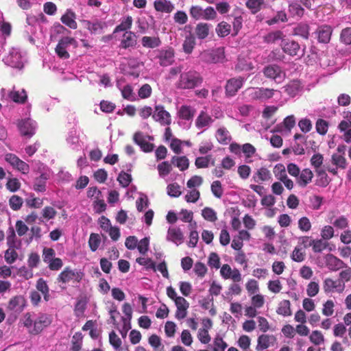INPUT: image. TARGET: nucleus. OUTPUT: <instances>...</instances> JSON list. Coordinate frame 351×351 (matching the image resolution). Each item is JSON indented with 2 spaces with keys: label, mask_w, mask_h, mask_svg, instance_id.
<instances>
[{
  "label": "nucleus",
  "mask_w": 351,
  "mask_h": 351,
  "mask_svg": "<svg viewBox=\"0 0 351 351\" xmlns=\"http://www.w3.org/2000/svg\"><path fill=\"white\" fill-rule=\"evenodd\" d=\"M202 82L203 77L200 73L195 70H190L180 74L176 87L180 89H193Z\"/></svg>",
  "instance_id": "f257e3e1"
},
{
  "label": "nucleus",
  "mask_w": 351,
  "mask_h": 351,
  "mask_svg": "<svg viewBox=\"0 0 351 351\" xmlns=\"http://www.w3.org/2000/svg\"><path fill=\"white\" fill-rule=\"evenodd\" d=\"M246 91L250 101L263 102L272 98L276 90L263 87H250Z\"/></svg>",
  "instance_id": "f03ea898"
},
{
  "label": "nucleus",
  "mask_w": 351,
  "mask_h": 351,
  "mask_svg": "<svg viewBox=\"0 0 351 351\" xmlns=\"http://www.w3.org/2000/svg\"><path fill=\"white\" fill-rule=\"evenodd\" d=\"M84 274L81 271H77L76 269H72L70 267H66L59 274L56 280L58 283L66 284L70 281H73L74 282H80Z\"/></svg>",
  "instance_id": "7ed1b4c3"
},
{
  "label": "nucleus",
  "mask_w": 351,
  "mask_h": 351,
  "mask_svg": "<svg viewBox=\"0 0 351 351\" xmlns=\"http://www.w3.org/2000/svg\"><path fill=\"white\" fill-rule=\"evenodd\" d=\"M70 45L77 46V41L74 38L64 36L62 37L58 42L55 48V52L57 56L61 59H69L70 55L67 51V48Z\"/></svg>",
  "instance_id": "20e7f679"
},
{
  "label": "nucleus",
  "mask_w": 351,
  "mask_h": 351,
  "mask_svg": "<svg viewBox=\"0 0 351 351\" xmlns=\"http://www.w3.org/2000/svg\"><path fill=\"white\" fill-rule=\"evenodd\" d=\"M263 73L266 78L280 82L286 76L285 72L277 64H269L263 69Z\"/></svg>",
  "instance_id": "39448f33"
},
{
  "label": "nucleus",
  "mask_w": 351,
  "mask_h": 351,
  "mask_svg": "<svg viewBox=\"0 0 351 351\" xmlns=\"http://www.w3.org/2000/svg\"><path fill=\"white\" fill-rule=\"evenodd\" d=\"M245 82L244 77L239 76L227 80L225 86V94L228 97L235 96L242 88Z\"/></svg>",
  "instance_id": "423d86ee"
},
{
  "label": "nucleus",
  "mask_w": 351,
  "mask_h": 351,
  "mask_svg": "<svg viewBox=\"0 0 351 351\" xmlns=\"http://www.w3.org/2000/svg\"><path fill=\"white\" fill-rule=\"evenodd\" d=\"M82 23L92 34H101L107 27L106 22L97 19H95L92 21L83 20Z\"/></svg>",
  "instance_id": "0eeeda50"
},
{
  "label": "nucleus",
  "mask_w": 351,
  "mask_h": 351,
  "mask_svg": "<svg viewBox=\"0 0 351 351\" xmlns=\"http://www.w3.org/2000/svg\"><path fill=\"white\" fill-rule=\"evenodd\" d=\"M346 288V285L341 284L339 279L333 280L326 278L323 282V289L325 293L337 292L341 293Z\"/></svg>",
  "instance_id": "6e6552de"
},
{
  "label": "nucleus",
  "mask_w": 351,
  "mask_h": 351,
  "mask_svg": "<svg viewBox=\"0 0 351 351\" xmlns=\"http://www.w3.org/2000/svg\"><path fill=\"white\" fill-rule=\"evenodd\" d=\"M152 118L163 125H168L171 121L169 112L165 110L164 106L161 105L155 106V112L152 115Z\"/></svg>",
  "instance_id": "1a4fd4ad"
},
{
  "label": "nucleus",
  "mask_w": 351,
  "mask_h": 351,
  "mask_svg": "<svg viewBox=\"0 0 351 351\" xmlns=\"http://www.w3.org/2000/svg\"><path fill=\"white\" fill-rule=\"evenodd\" d=\"M281 48L284 53L291 56H295L298 55L300 51V45L293 40L285 39L281 41Z\"/></svg>",
  "instance_id": "9d476101"
},
{
  "label": "nucleus",
  "mask_w": 351,
  "mask_h": 351,
  "mask_svg": "<svg viewBox=\"0 0 351 351\" xmlns=\"http://www.w3.org/2000/svg\"><path fill=\"white\" fill-rule=\"evenodd\" d=\"M18 128L22 136L30 138L35 134V126L29 119L21 120L18 123Z\"/></svg>",
  "instance_id": "9b49d317"
},
{
  "label": "nucleus",
  "mask_w": 351,
  "mask_h": 351,
  "mask_svg": "<svg viewBox=\"0 0 351 351\" xmlns=\"http://www.w3.org/2000/svg\"><path fill=\"white\" fill-rule=\"evenodd\" d=\"M157 58L159 59V63L162 66H167L174 61V51L172 48L168 49H161L158 51Z\"/></svg>",
  "instance_id": "f8f14e48"
},
{
  "label": "nucleus",
  "mask_w": 351,
  "mask_h": 351,
  "mask_svg": "<svg viewBox=\"0 0 351 351\" xmlns=\"http://www.w3.org/2000/svg\"><path fill=\"white\" fill-rule=\"evenodd\" d=\"M184 234L180 228L173 226L168 229L167 234V241L179 245L184 242Z\"/></svg>",
  "instance_id": "ddd939ff"
},
{
  "label": "nucleus",
  "mask_w": 351,
  "mask_h": 351,
  "mask_svg": "<svg viewBox=\"0 0 351 351\" xmlns=\"http://www.w3.org/2000/svg\"><path fill=\"white\" fill-rule=\"evenodd\" d=\"M315 33L317 35V39L319 43H328L330 40L332 29L327 25H321L318 27Z\"/></svg>",
  "instance_id": "4468645a"
},
{
  "label": "nucleus",
  "mask_w": 351,
  "mask_h": 351,
  "mask_svg": "<svg viewBox=\"0 0 351 351\" xmlns=\"http://www.w3.org/2000/svg\"><path fill=\"white\" fill-rule=\"evenodd\" d=\"M133 140L145 152H151L154 148V145L147 142L141 132H136L134 134Z\"/></svg>",
  "instance_id": "2eb2a0df"
},
{
  "label": "nucleus",
  "mask_w": 351,
  "mask_h": 351,
  "mask_svg": "<svg viewBox=\"0 0 351 351\" xmlns=\"http://www.w3.org/2000/svg\"><path fill=\"white\" fill-rule=\"evenodd\" d=\"M326 263L330 270L335 271L346 267V263L343 261L331 254L326 255Z\"/></svg>",
  "instance_id": "dca6fc26"
},
{
  "label": "nucleus",
  "mask_w": 351,
  "mask_h": 351,
  "mask_svg": "<svg viewBox=\"0 0 351 351\" xmlns=\"http://www.w3.org/2000/svg\"><path fill=\"white\" fill-rule=\"evenodd\" d=\"M50 324L49 317L47 315L42 314L34 321V328L32 332L38 334Z\"/></svg>",
  "instance_id": "f3484780"
},
{
  "label": "nucleus",
  "mask_w": 351,
  "mask_h": 351,
  "mask_svg": "<svg viewBox=\"0 0 351 351\" xmlns=\"http://www.w3.org/2000/svg\"><path fill=\"white\" fill-rule=\"evenodd\" d=\"M276 339L274 335H261L258 337L256 350L262 351L268 348L271 344L276 341Z\"/></svg>",
  "instance_id": "a211bd4d"
},
{
  "label": "nucleus",
  "mask_w": 351,
  "mask_h": 351,
  "mask_svg": "<svg viewBox=\"0 0 351 351\" xmlns=\"http://www.w3.org/2000/svg\"><path fill=\"white\" fill-rule=\"evenodd\" d=\"M196 110L193 107L187 105H182L180 106L178 112V116L181 119L190 121L193 119Z\"/></svg>",
  "instance_id": "6ab92c4d"
},
{
  "label": "nucleus",
  "mask_w": 351,
  "mask_h": 351,
  "mask_svg": "<svg viewBox=\"0 0 351 351\" xmlns=\"http://www.w3.org/2000/svg\"><path fill=\"white\" fill-rule=\"evenodd\" d=\"M313 178V173L310 169H304L297 179L298 184L301 187H305L309 184Z\"/></svg>",
  "instance_id": "aec40b11"
},
{
  "label": "nucleus",
  "mask_w": 351,
  "mask_h": 351,
  "mask_svg": "<svg viewBox=\"0 0 351 351\" xmlns=\"http://www.w3.org/2000/svg\"><path fill=\"white\" fill-rule=\"evenodd\" d=\"M49 178V174L47 172H43L35 178L34 189L36 191L44 192L46 191V182Z\"/></svg>",
  "instance_id": "412c9836"
},
{
  "label": "nucleus",
  "mask_w": 351,
  "mask_h": 351,
  "mask_svg": "<svg viewBox=\"0 0 351 351\" xmlns=\"http://www.w3.org/2000/svg\"><path fill=\"white\" fill-rule=\"evenodd\" d=\"M136 45V36L134 33L129 31L125 32L123 35V38L121 41V47L123 49H127L131 47H134Z\"/></svg>",
  "instance_id": "4be33fe9"
},
{
  "label": "nucleus",
  "mask_w": 351,
  "mask_h": 351,
  "mask_svg": "<svg viewBox=\"0 0 351 351\" xmlns=\"http://www.w3.org/2000/svg\"><path fill=\"white\" fill-rule=\"evenodd\" d=\"M284 88L285 93H287L290 97H293L301 90V83L298 80H293L285 86Z\"/></svg>",
  "instance_id": "5701e85b"
},
{
  "label": "nucleus",
  "mask_w": 351,
  "mask_h": 351,
  "mask_svg": "<svg viewBox=\"0 0 351 351\" xmlns=\"http://www.w3.org/2000/svg\"><path fill=\"white\" fill-rule=\"evenodd\" d=\"M75 19V14L71 10H67L65 14H63L60 19L62 23L73 29L77 27V25Z\"/></svg>",
  "instance_id": "b1692460"
},
{
  "label": "nucleus",
  "mask_w": 351,
  "mask_h": 351,
  "mask_svg": "<svg viewBox=\"0 0 351 351\" xmlns=\"http://www.w3.org/2000/svg\"><path fill=\"white\" fill-rule=\"evenodd\" d=\"M213 121L212 117L205 111H201L195 120V125L197 128L208 126Z\"/></svg>",
  "instance_id": "393cba45"
},
{
  "label": "nucleus",
  "mask_w": 351,
  "mask_h": 351,
  "mask_svg": "<svg viewBox=\"0 0 351 351\" xmlns=\"http://www.w3.org/2000/svg\"><path fill=\"white\" fill-rule=\"evenodd\" d=\"M271 178L270 171L265 167H261L257 170L252 178L255 182H261L269 181Z\"/></svg>",
  "instance_id": "a878e982"
},
{
  "label": "nucleus",
  "mask_w": 351,
  "mask_h": 351,
  "mask_svg": "<svg viewBox=\"0 0 351 351\" xmlns=\"http://www.w3.org/2000/svg\"><path fill=\"white\" fill-rule=\"evenodd\" d=\"M154 8L158 12L170 13L173 9V5L167 0H158L154 2Z\"/></svg>",
  "instance_id": "bb28decb"
},
{
  "label": "nucleus",
  "mask_w": 351,
  "mask_h": 351,
  "mask_svg": "<svg viewBox=\"0 0 351 351\" xmlns=\"http://www.w3.org/2000/svg\"><path fill=\"white\" fill-rule=\"evenodd\" d=\"M288 11L292 17L302 18L304 14V9L296 2L292 1L289 4Z\"/></svg>",
  "instance_id": "cd10ccee"
},
{
  "label": "nucleus",
  "mask_w": 351,
  "mask_h": 351,
  "mask_svg": "<svg viewBox=\"0 0 351 351\" xmlns=\"http://www.w3.org/2000/svg\"><path fill=\"white\" fill-rule=\"evenodd\" d=\"M25 306L24 298L17 295L12 298L8 304V308L15 311H21Z\"/></svg>",
  "instance_id": "c85d7f7f"
},
{
  "label": "nucleus",
  "mask_w": 351,
  "mask_h": 351,
  "mask_svg": "<svg viewBox=\"0 0 351 351\" xmlns=\"http://www.w3.org/2000/svg\"><path fill=\"white\" fill-rule=\"evenodd\" d=\"M172 164L175 165L180 171H185L189 168V161L186 156H173Z\"/></svg>",
  "instance_id": "c756f323"
},
{
  "label": "nucleus",
  "mask_w": 351,
  "mask_h": 351,
  "mask_svg": "<svg viewBox=\"0 0 351 351\" xmlns=\"http://www.w3.org/2000/svg\"><path fill=\"white\" fill-rule=\"evenodd\" d=\"M212 63L223 62L225 60V51L223 47H219L209 54Z\"/></svg>",
  "instance_id": "7c9ffc66"
},
{
  "label": "nucleus",
  "mask_w": 351,
  "mask_h": 351,
  "mask_svg": "<svg viewBox=\"0 0 351 351\" xmlns=\"http://www.w3.org/2000/svg\"><path fill=\"white\" fill-rule=\"evenodd\" d=\"M10 98L15 103L24 104L27 98L26 91L23 89L21 91L12 90L9 94Z\"/></svg>",
  "instance_id": "2f4dec72"
},
{
  "label": "nucleus",
  "mask_w": 351,
  "mask_h": 351,
  "mask_svg": "<svg viewBox=\"0 0 351 351\" xmlns=\"http://www.w3.org/2000/svg\"><path fill=\"white\" fill-rule=\"evenodd\" d=\"M36 287L37 290L43 294L44 300L47 302L49 301L50 295L47 282L43 278H40L37 280Z\"/></svg>",
  "instance_id": "473e14b6"
},
{
  "label": "nucleus",
  "mask_w": 351,
  "mask_h": 351,
  "mask_svg": "<svg viewBox=\"0 0 351 351\" xmlns=\"http://www.w3.org/2000/svg\"><path fill=\"white\" fill-rule=\"evenodd\" d=\"M276 312L278 315H281L285 317L290 316L291 315L290 301L288 300L281 301L279 303Z\"/></svg>",
  "instance_id": "72a5a7b5"
},
{
  "label": "nucleus",
  "mask_w": 351,
  "mask_h": 351,
  "mask_svg": "<svg viewBox=\"0 0 351 351\" xmlns=\"http://www.w3.org/2000/svg\"><path fill=\"white\" fill-rule=\"evenodd\" d=\"M264 5V0H247L245 6L250 10L251 13H258Z\"/></svg>",
  "instance_id": "f704fd0d"
},
{
  "label": "nucleus",
  "mask_w": 351,
  "mask_h": 351,
  "mask_svg": "<svg viewBox=\"0 0 351 351\" xmlns=\"http://www.w3.org/2000/svg\"><path fill=\"white\" fill-rule=\"evenodd\" d=\"M195 45V36L192 34H189V35L186 36L185 40H184L182 47L183 50L186 53H191Z\"/></svg>",
  "instance_id": "c9c22d12"
},
{
  "label": "nucleus",
  "mask_w": 351,
  "mask_h": 351,
  "mask_svg": "<svg viewBox=\"0 0 351 351\" xmlns=\"http://www.w3.org/2000/svg\"><path fill=\"white\" fill-rule=\"evenodd\" d=\"M216 136L218 142L224 145L228 144L231 140L229 132L225 128H219L217 130Z\"/></svg>",
  "instance_id": "e433bc0d"
},
{
  "label": "nucleus",
  "mask_w": 351,
  "mask_h": 351,
  "mask_svg": "<svg viewBox=\"0 0 351 351\" xmlns=\"http://www.w3.org/2000/svg\"><path fill=\"white\" fill-rule=\"evenodd\" d=\"M195 32L199 39H204L208 36L209 26L206 23H198L195 27Z\"/></svg>",
  "instance_id": "4c0bfd02"
},
{
  "label": "nucleus",
  "mask_w": 351,
  "mask_h": 351,
  "mask_svg": "<svg viewBox=\"0 0 351 351\" xmlns=\"http://www.w3.org/2000/svg\"><path fill=\"white\" fill-rule=\"evenodd\" d=\"M293 34L307 39L309 36V26L307 24L300 23L293 29Z\"/></svg>",
  "instance_id": "58836bf2"
},
{
  "label": "nucleus",
  "mask_w": 351,
  "mask_h": 351,
  "mask_svg": "<svg viewBox=\"0 0 351 351\" xmlns=\"http://www.w3.org/2000/svg\"><path fill=\"white\" fill-rule=\"evenodd\" d=\"M284 34L280 30H276L267 34L264 37V41L267 43H274L279 40L283 39Z\"/></svg>",
  "instance_id": "ea45409f"
},
{
  "label": "nucleus",
  "mask_w": 351,
  "mask_h": 351,
  "mask_svg": "<svg viewBox=\"0 0 351 351\" xmlns=\"http://www.w3.org/2000/svg\"><path fill=\"white\" fill-rule=\"evenodd\" d=\"M161 42L159 38L143 36L142 38V45L145 47L155 48L160 45Z\"/></svg>",
  "instance_id": "a19ab883"
},
{
  "label": "nucleus",
  "mask_w": 351,
  "mask_h": 351,
  "mask_svg": "<svg viewBox=\"0 0 351 351\" xmlns=\"http://www.w3.org/2000/svg\"><path fill=\"white\" fill-rule=\"evenodd\" d=\"M83 335L80 332H75L71 341V350L80 351L82 348Z\"/></svg>",
  "instance_id": "79ce46f5"
},
{
  "label": "nucleus",
  "mask_w": 351,
  "mask_h": 351,
  "mask_svg": "<svg viewBox=\"0 0 351 351\" xmlns=\"http://www.w3.org/2000/svg\"><path fill=\"white\" fill-rule=\"evenodd\" d=\"M231 25L225 21L219 23L216 27V32L220 37H225L230 33Z\"/></svg>",
  "instance_id": "37998d69"
},
{
  "label": "nucleus",
  "mask_w": 351,
  "mask_h": 351,
  "mask_svg": "<svg viewBox=\"0 0 351 351\" xmlns=\"http://www.w3.org/2000/svg\"><path fill=\"white\" fill-rule=\"evenodd\" d=\"M23 199L22 197L16 195H13L9 199V205L11 209L14 211L20 210L23 206Z\"/></svg>",
  "instance_id": "c03bdc74"
},
{
  "label": "nucleus",
  "mask_w": 351,
  "mask_h": 351,
  "mask_svg": "<svg viewBox=\"0 0 351 351\" xmlns=\"http://www.w3.org/2000/svg\"><path fill=\"white\" fill-rule=\"evenodd\" d=\"M132 17L128 16L124 21H122L121 23L115 27L114 33L123 31L128 32L127 30L130 29L132 27Z\"/></svg>",
  "instance_id": "a18cd8bd"
},
{
  "label": "nucleus",
  "mask_w": 351,
  "mask_h": 351,
  "mask_svg": "<svg viewBox=\"0 0 351 351\" xmlns=\"http://www.w3.org/2000/svg\"><path fill=\"white\" fill-rule=\"evenodd\" d=\"M16 247H10L5 252L4 258L7 263L12 264L18 258V253L15 250Z\"/></svg>",
  "instance_id": "49530a36"
},
{
  "label": "nucleus",
  "mask_w": 351,
  "mask_h": 351,
  "mask_svg": "<svg viewBox=\"0 0 351 351\" xmlns=\"http://www.w3.org/2000/svg\"><path fill=\"white\" fill-rule=\"evenodd\" d=\"M328 122L322 119H318L315 123V129L318 134L320 135H325L328 130Z\"/></svg>",
  "instance_id": "de8ad7c7"
},
{
  "label": "nucleus",
  "mask_w": 351,
  "mask_h": 351,
  "mask_svg": "<svg viewBox=\"0 0 351 351\" xmlns=\"http://www.w3.org/2000/svg\"><path fill=\"white\" fill-rule=\"evenodd\" d=\"M328 245L327 241H324V239H313L312 244L313 251L315 253H319L324 251Z\"/></svg>",
  "instance_id": "09e8293b"
},
{
  "label": "nucleus",
  "mask_w": 351,
  "mask_h": 351,
  "mask_svg": "<svg viewBox=\"0 0 351 351\" xmlns=\"http://www.w3.org/2000/svg\"><path fill=\"white\" fill-rule=\"evenodd\" d=\"M315 172L319 178L317 184L322 187L326 186L330 183V179L326 171L323 169H317Z\"/></svg>",
  "instance_id": "8fccbe9b"
},
{
  "label": "nucleus",
  "mask_w": 351,
  "mask_h": 351,
  "mask_svg": "<svg viewBox=\"0 0 351 351\" xmlns=\"http://www.w3.org/2000/svg\"><path fill=\"white\" fill-rule=\"evenodd\" d=\"M101 243V238L98 234L91 233L88 240V245L93 252H95Z\"/></svg>",
  "instance_id": "3c124183"
},
{
  "label": "nucleus",
  "mask_w": 351,
  "mask_h": 351,
  "mask_svg": "<svg viewBox=\"0 0 351 351\" xmlns=\"http://www.w3.org/2000/svg\"><path fill=\"white\" fill-rule=\"evenodd\" d=\"M340 42L346 45H351V27H346L343 29L340 33Z\"/></svg>",
  "instance_id": "603ef678"
},
{
  "label": "nucleus",
  "mask_w": 351,
  "mask_h": 351,
  "mask_svg": "<svg viewBox=\"0 0 351 351\" xmlns=\"http://www.w3.org/2000/svg\"><path fill=\"white\" fill-rule=\"evenodd\" d=\"M288 21L287 14L285 11H279L276 13V14L269 20L267 21V23L269 25H272L274 24L277 23L279 21L281 22H287Z\"/></svg>",
  "instance_id": "864d4df0"
},
{
  "label": "nucleus",
  "mask_w": 351,
  "mask_h": 351,
  "mask_svg": "<svg viewBox=\"0 0 351 351\" xmlns=\"http://www.w3.org/2000/svg\"><path fill=\"white\" fill-rule=\"evenodd\" d=\"M158 173L160 176H166L170 173L172 170L171 164L168 161H164L158 165Z\"/></svg>",
  "instance_id": "5fc2aeb1"
},
{
  "label": "nucleus",
  "mask_w": 351,
  "mask_h": 351,
  "mask_svg": "<svg viewBox=\"0 0 351 351\" xmlns=\"http://www.w3.org/2000/svg\"><path fill=\"white\" fill-rule=\"evenodd\" d=\"M202 217L207 221L215 222L217 219L215 211L209 207H206L202 210Z\"/></svg>",
  "instance_id": "6e6d98bb"
},
{
  "label": "nucleus",
  "mask_w": 351,
  "mask_h": 351,
  "mask_svg": "<svg viewBox=\"0 0 351 351\" xmlns=\"http://www.w3.org/2000/svg\"><path fill=\"white\" fill-rule=\"evenodd\" d=\"M211 191L215 197L217 198H221L223 194V189L221 186V183L219 180L214 181L211 184Z\"/></svg>",
  "instance_id": "4d7b16f0"
},
{
  "label": "nucleus",
  "mask_w": 351,
  "mask_h": 351,
  "mask_svg": "<svg viewBox=\"0 0 351 351\" xmlns=\"http://www.w3.org/2000/svg\"><path fill=\"white\" fill-rule=\"evenodd\" d=\"M132 176L130 174L125 173L124 171H121L117 178V180L119 182L120 185L123 187H128L132 182Z\"/></svg>",
  "instance_id": "13d9d810"
},
{
  "label": "nucleus",
  "mask_w": 351,
  "mask_h": 351,
  "mask_svg": "<svg viewBox=\"0 0 351 351\" xmlns=\"http://www.w3.org/2000/svg\"><path fill=\"white\" fill-rule=\"evenodd\" d=\"M339 280L341 281V284L345 285L346 282L351 280V267H348L346 264L344 269L342 270L339 274Z\"/></svg>",
  "instance_id": "bf43d9fd"
},
{
  "label": "nucleus",
  "mask_w": 351,
  "mask_h": 351,
  "mask_svg": "<svg viewBox=\"0 0 351 351\" xmlns=\"http://www.w3.org/2000/svg\"><path fill=\"white\" fill-rule=\"evenodd\" d=\"M109 343L116 350H118L121 348L122 341L116 332L112 331L109 334Z\"/></svg>",
  "instance_id": "052dcab7"
},
{
  "label": "nucleus",
  "mask_w": 351,
  "mask_h": 351,
  "mask_svg": "<svg viewBox=\"0 0 351 351\" xmlns=\"http://www.w3.org/2000/svg\"><path fill=\"white\" fill-rule=\"evenodd\" d=\"M228 347V344L225 342L222 337L217 335L213 341V351H225Z\"/></svg>",
  "instance_id": "680f3d73"
},
{
  "label": "nucleus",
  "mask_w": 351,
  "mask_h": 351,
  "mask_svg": "<svg viewBox=\"0 0 351 351\" xmlns=\"http://www.w3.org/2000/svg\"><path fill=\"white\" fill-rule=\"evenodd\" d=\"M167 194L173 197H179L182 192L180 190V186L178 183H172L167 186Z\"/></svg>",
  "instance_id": "e2e57ef3"
},
{
  "label": "nucleus",
  "mask_w": 351,
  "mask_h": 351,
  "mask_svg": "<svg viewBox=\"0 0 351 351\" xmlns=\"http://www.w3.org/2000/svg\"><path fill=\"white\" fill-rule=\"evenodd\" d=\"M310 341L315 345H320L324 343V337L319 330H313L309 337Z\"/></svg>",
  "instance_id": "0e129e2a"
},
{
  "label": "nucleus",
  "mask_w": 351,
  "mask_h": 351,
  "mask_svg": "<svg viewBox=\"0 0 351 351\" xmlns=\"http://www.w3.org/2000/svg\"><path fill=\"white\" fill-rule=\"evenodd\" d=\"M149 239L147 237H145L140 240V241L137 243V249L138 252L145 255L149 250Z\"/></svg>",
  "instance_id": "69168bd1"
},
{
  "label": "nucleus",
  "mask_w": 351,
  "mask_h": 351,
  "mask_svg": "<svg viewBox=\"0 0 351 351\" xmlns=\"http://www.w3.org/2000/svg\"><path fill=\"white\" fill-rule=\"evenodd\" d=\"M211 159V156L208 155L206 156H200L197 157L195 159V165L197 168H206L209 165L210 160Z\"/></svg>",
  "instance_id": "338daca9"
},
{
  "label": "nucleus",
  "mask_w": 351,
  "mask_h": 351,
  "mask_svg": "<svg viewBox=\"0 0 351 351\" xmlns=\"http://www.w3.org/2000/svg\"><path fill=\"white\" fill-rule=\"evenodd\" d=\"M298 228L302 232H308L311 229V223L306 217H302L298 220Z\"/></svg>",
  "instance_id": "774afa93"
}]
</instances>
